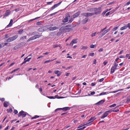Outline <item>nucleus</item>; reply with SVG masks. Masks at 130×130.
Segmentation results:
<instances>
[{
	"label": "nucleus",
	"instance_id": "338daca9",
	"mask_svg": "<svg viewBox=\"0 0 130 130\" xmlns=\"http://www.w3.org/2000/svg\"><path fill=\"white\" fill-rule=\"evenodd\" d=\"M77 77L76 76H75L74 77H73L72 78V80H74Z\"/></svg>",
	"mask_w": 130,
	"mask_h": 130
},
{
	"label": "nucleus",
	"instance_id": "5701e85b",
	"mask_svg": "<svg viewBox=\"0 0 130 130\" xmlns=\"http://www.w3.org/2000/svg\"><path fill=\"white\" fill-rule=\"evenodd\" d=\"M18 35H15L14 36L11 37L13 41L16 39L18 37Z\"/></svg>",
	"mask_w": 130,
	"mask_h": 130
},
{
	"label": "nucleus",
	"instance_id": "a18cd8bd",
	"mask_svg": "<svg viewBox=\"0 0 130 130\" xmlns=\"http://www.w3.org/2000/svg\"><path fill=\"white\" fill-rule=\"evenodd\" d=\"M119 109H117V110H111V112H117L119 111Z\"/></svg>",
	"mask_w": 130,
	"mask_h": 130
},
{
	"label": "nucleus",
	"instance_id": "4c0bfd02",
	"mask_svg": "<svg viewBox=\"0 0 130 130\" xmlns=\"http://www.w3.org/2000/svg\"><path fill=\"white\" fill-rule=\"evenodd\" d=\"M81 15L85 17H88L87 14V13H83L81 14Z\"/></svg>",
	"mask_w": 130,
	"mask_h": 130
},
{
	"label": "nucleus",
	"instance_id": "4d7b16f0",
	"mask_svg": "<svg viewBox=\"0 0 130 130\" xmlns=\"http://www.w3.org/2000/svg\"><path fill=\"white\" fill-rule=\"evenodd\" d=\"M92 122L90 121L88 123H87V126L90 125L92 124Z\"/></svg>",
	"mask_w": 130,
	"mask_h": 130
},
{
	"label": "nucleus",
	"instance_id": "f03ea898",
	"mask_svg": "<svg viewBox=\"0 0 130 130\" xmlns=\"http://www.w3.org/2000/svg\"><path fill=\"white\" fill-rule=\"evenodd\" d=\"M62 2H60L59 3L54 4L53 6H52L50 8V9H48V10L46 11L47 12H49L50 11L53 10L54 9H55L56 8L58 7L62 3Z\"/></svg>",
	"mask_w": 130,
	"mask_h": 130
},
{
	"label": "nucleus",
	"instance_id": "de8ad7c7",
	"mask_svg": "<svg viewBox=\"0 0 130 130\" xmlns=\"http://www.w3.org/2000/svg\"><path fill=\"white\" fill-rule=\"evenodd\" d=\"M57 13V12H56L54 13H52V14H50L49 15H48V16H52L55 15V14H56Z\"/></svg>",
	"mask_w": 130,
	"mask_h": 130
},
{
	"label": "nucleus",
	"instance_id": "69168bd1",
	"mask_svg": "<svg viewBox=\"0 0 130 130\" xmlns=\"http://www.w3.org/2000/svg\"><path fill=\"white\" fill-rule=\"evenodd\" d=\"M123 50H122V51H121L118 54V55H120L122 53H123Z\"/></svg>",
	"mask_w": 130,
	"mask_h": 130
},
{
	"label": "nucleus",
	"instance_id": "e2e57ef3",
	"mask_svg": "<svg viewBox=\"0 0 130 130\" xmlns=\"http://www.w3.org/2000/svg\"><path fill=\"white\" fill-rule=\"evenodd\" d=\"M106 11H104L103 12L102 14V15H104L105 14V13H106Z\"/></svg>",
	"mask_w": 130,
	"mask_h": 130
},
{
	"label": "nucleus",
	"instance_id": "864d4df0",
	"mask_svg": "<svg viewBox=\"0 0 130 130\" xmlns=\"http://www.w3.org/2000/svg\"><path fill=\"white\" fill-rule=\"evenodd\" d=\"M86 127V126H84L83 127L79 128V130H83Z\"/></svg>",
	"mask_w": 130,
	"mask_h": 130
},
{
	"label": "nucleus",
	"instance_id": "774afa93",
	"mask_svg": "<svg viewBox=\"0 0 130 130\" xmlns=\"http://www.w3.org/2000/svg\"><path fill=\"white\" fill-rule=\"evenodd\" d=\"M9 126H8L4 130H7L8 129H9Z\"/></svg>",
	"mask_w": 130,
	"mask_h": 130
},
{
	"label": "nucleus",
	"instance_id": "cd10ccee",
	"mask_svg": "<svg viewBox=\"0 0 130 130\" xmlns=\"http://www.w3.org/2000/svg\"><path fill=\"white\" fill-rule=\"evenodd\" d=\"M94 10V8H93L89 9H87V11H93Z\"/></svg>",
	"mask_w": 130,
	"mask_h": 130
},
{
	"label": "nucleus",
	"instance_id": "7ed1b4c3",
	"mask_svg": "<svg viewBox=\"0 0 130 130\" xmlns=\"http://www.w3.org/2000/svg\"><path fill=\"white\" fill-rule=\"evenodd\" d=\"M70 15L69 13L68 12L67 13L65 16V18L62 20V22L64 23L67 22L69 20L68 18H70Z\"/></svg>",
	"mask_w": 130,
	"mask_h": 130
},
{
	"label": "nucleus",
	"instance_id": "6ab92c4d",
	"mask_svg": "<svg viewBox=\"0 0 130 130\" xmlns=\"http://www.w3.org/2000/svg\"><path fill=\"white\" fill-rule=\"evenodd\" d=\"M116 69L113 66L112 67L110 73H111L112 74L113 73L115 72V70Z\"/></svg>",
	"mask_w": 130,
	"mask_h": 130
},
{
	"label": "nucleus",
	"instance_id": "1a4fd4ad",
	"mask_svg": "<svg viewBox=\"0 0 130 130\" xmlns=\"http://www.w3.org/2000/svg\"><path fill=\"white\" fill-rule=\"evenodd\" d=\"M37 32H34L32 33V34L33 35H35L34 36L35 37V39L38 38H39L42 36V35H37Z\"/></svg>",
	"mask_w": 130,
	"mask_h": 130
},
{
	"label": "nucleus",
	"instance_id": "13d9d810",
	"mask_svg": "<svg viewBox=\"0 0 130 130\" xmlns=\"http://www.w3.org/2000/svg\"><path fill=\"white\" fill-rule=\"evenodd\" d=\"M14 112L15 114H16L18 113V111L17 110L14 109Z\"/></svg>",
	"mask_w": 130,
	"mask_h": 130
},
{
	"label": "nucleus",
	"instance_id": "f8f14e48",
	"mask_svg": "<svg viewBox=\"0 0 130 130\" xmlns=\"http://www.w3.org/2000/svg\"><path fill=\"white\" fill-rule=\"evenodd\" d=\"M110 28L106 30H104L103 32V34L102 35V37L103 36H104L105 34H106L110 30Z\"/></svg>",
	"mask_w": 130,
	"mask_h": 130
},
{
	"label": "nucleus",
	"instance_id": "09e8293b",
	"mask_svg": "<svg viewBox=\"0 0 130 130\" xmlns=\"http://www.w3.org/2000/svg\"><path fill=\"white\" fill-rule=\"evenodd\" d=\"M40 18V17H36V18H35V19H34L30 20V21H33V20H36V19H38V18Z\"/></svg>",
	"mask_w": 130,
	"mask_h": 130
},
{
	"label": "nucleus",
	"instance_id": "b1692460",
	"mask_svg": "<svg viewBox=\"0 0 130 130\" xmlns=\"http://www.w3.org/2000/svg\"><path fill=\"white\" fill-rule=\"evenodd\" d=\"M88 17L94 15V13H87Z\"/></svg>",
	"mask_w": 130,
	"mask_h": 130
},
{
	"label": "nucleus",
	"instance_id": "423d86ee",
	"mask_svg": "<svg viewBox=\"0 0 130 130\" xmlns=\"http://www.w3.org/2000/svg\"><path fill=\"white\" fill-rule=\"evenodd\" d=\"M71 25H68L66 26H65L64 27V29L67 30H68V31H69L70 30H71Z\"/></svg>",
	"mask_w": 130,
	"mask_h": 130
},
{
	"label": "nucleus",
	"instance_id": "a19ab883",
	"mask_svg": "<svg viewBox=\"0 0 130 130\" xmlns=\"http://www.w3.org/2000/svg\"><path fill=\"white\" fill-rule=\"evenodd\" d=\"M48 98L51 99H53L55 98H54V96H46Z\"/></svg>",
	"mask_w": 130,
	"mask_h": 130
},
{
	"label": "nucleus",
	"instance_id": "f257e3e1",
	"mask_svg": "<svg viewBox=\"0 0 130 130\" xmlns=\"http://www.w3.org/2000/svg\"><path fill=\"white\" fill-rule=\"evenodd\" d=\"M94 11L95 12L94 13V14H100L102 12V7H100L98 8H94Z\"/></svg>",
	"mask_w": 130,
	"mask_h": 130
},
{
	"label": "nucleus",
	"instance_id": "79ce46f5",
	"mask_svg": "<svg viewBox=\"0 0 130 130\" xmlns=\"http://www.w3.org/2000/svg\"><path fill=\"white\" fill-rule=\"evenodd\" d=\"M39 116H38L37 115H35L34 117H33L31 118V119H36L37 118H39Z\"/></svg>",
	"mask_w": 130,
	"mask_h": 130
},
{
	"label": "nucleus",
	"instance_id": "4be33fe9",
	"mask_svg": "<svg viewBox=\"0 0 130 130\" xmlns=\"http://www.w3.org/2000/svg\"><path fill=\"white\" fill-rule=\"evenodd\" d=\"M13 41L12 40V39L11 37H10L9 38H8V39H7L5 41V42H10L12 41Z\"/></svg>",
	"mask_w": 130,
	"mask_h": 130
},
{
	"label": "nucleus",
	"instance_id": "9d476101",
	"mask_svg": "<svg viewBox=\"0 0 130 130\" xmlns=\"http://www.w3.org/2000/svg\"><path fill=\"white\" fill-rule=\"evenodd\" d=\"M77 39H73L72 41L71 42V43L70 44V45L71 46H73V44H74L76 43L77 42Z\"/></svg>",
	"mask_w": 130,
	"mask_h": 130
},
{
	"label": "nucleus",
	"instance_id": "5fc2aeb1",
	"mask_svg": "<svg viewBox=\"0 0 130 130\" xmlns=\"http://www.w3.org/2000/svg\"><path fill=\"white\" fill-rule=\"evenodd\" d=\"M127 27V28L128 27L129 29H130V23H129L127 25H126Z\"/></svg>",
	"mask_w": 130,
	"mask_h": 130
},
{
	"label": "nucleus",
	"instance_id": "aec40b11",
	"mask_svg": "<svg viewBox=\"0 0 130 130\" xmlns=\"http://www.w3.org/2000/svg\"><path fill=\"white\" fill-rule=\"evenodd\" d=\"M88 18H85L82 21L83 23V24H85L86 23L88 20Z\"/></svg>",
	"mask_w": 130,
	"mask_h": 130
},
{
	"label": "nucleus",
	"instance_id": "bf43d9fd",
	"mask_svg": "<svg viewBox=\"0 0 130 130\" xmlns=\"http://www.w3.org/2000/svg\"><path fill=\"white\" fill-rule=\"evenodd\" d=\"M60 72L58 70L55 71L54 72V73L55 74H58L59 73H60Z\"/></svg>",
	"mask_w": 130,
	"mask_h": 130
},
{
	"label": "nucleus",
	"instance_id": "9b49d317",
	"mask_svg": "<svg viewBox=\"0 0 130 130\" xmlns=\"http://www.w3.org/2000/svg\"><path fill=\"white\" fill-rule=\"evenodd\" d=\"M105 101L103 100H102L99 101L97 103L95 104V105H101Z\"/></svg>",
	"mask_w": 130,
	"mask_h": 130
},
{
	"label": "nucleus",
	"instance_id": "c756f323",
	"mask_svg": "<svg viewBox=\"0 0 130 130\" xmlns=\"http://www.w3.org/2000/svg\"><path fill=\"white\" fill-rule=\"evenodd\" d=\"M20 68H18L17 69H15L14 70L12 71L11 72H10V74H12L13 72L16 71H17L19 70Z\"/></svg>",
	"mask_w": 130,
	"mask_h": 130
},
{
	"label": "nucleus",
	"instance_id": "0eeeda50",
	"mask_svg": "<svg viewBox=\"0 0 130 130\" xmlns=\"http://www.w3.org/2000/svg\"><path fill=\"white\" fill-rule=\"evenodd\" d=\"M46 26H45L40 28L38 29V31L39 32H42L45 31L44 29H46Z\"/></svg>",
	"mask_w": 130,
	"mask_h": 130
},
{
	"label": "nucleus",
	"instance_id": "473e14b6",
	"mask_svg": "<svg viewBox=\"0 0 130 130\" xmlns=\"http://www.w3.org/2000/svg\"><path fill=\"white\" fill-rule=\"evenodd\" d=\"M107 92H102L99 94V95L101 96V95H104L107 94Z\"/></svg>",
	"mask_w": 130,
	"mask_h": 130
},
{
	"label": "nucleus",
	"instance_id": "20e7f679",
	"mask_svg": "<svg viewBox=\"0 0 130 130\" xmlns=\"http://www.w3.org/2000/svg\"><path fill=\"white\" fill-rule=\"evenodd\" d=\"M27 113L25 112L23 110L19 112L18 114V116L19 117L21 116H22L23 118L25 117Z\"/></svg>",
	"mask_w": 130,
	"mask_h": 130
},
{
	"label": "nucleus",
	"instance_id": "39448f33",
	"mask_svg": "<svg viewBox=\"0 0 130 130\" xmlns=\"http://www.w3.org/2000/svg\"><path fill=\"white\" fill-rule=\"evenodd\" d=\"M111 112V110H108L105 112L103 114L102 116L101 117V119H103L105 118L108 115L109 113Z\"/></svg>",
	"mask_w": 130,
	"mask_h": 130
},
{
	"label": "nucleus",
	"instance_id": "c85d7f7f",
	"mask_svg": "<svg viewBox=\"0 0 130 130\" xmlns=\"http://www.w3.org/2000/svg\"><path fill=\"white\" fill-rule=\"evenodd\" d=\"M56 59V58H55L54 59H52L51 60H46L45 61V62H44V63H47L48 62H49L53 61L54 60H55Z\"/></svg>",
	"mask_w": 130,
	"mask_h": 130
},
{
	"label": "nucleus",
	"instance_id": "2eb2a0df",
	"mask_svg": "<svg viewBox=\"0 0 130 130\" xmlns=\"http://www.w3.org/2000/svg\"><path fill=\"white\" fill-rule=\"evenodd\" d=\"M58 27L56 26H54L49 28V30L50 31H53L58 29Z\"/></svg>",
	"mask_w": 130,
	"mask_h": 130
},
{
	"label": "nucleus",
	"instance_id": "2f4dec72",
	"mask_svg": "<svg viewBox=\"0 0 130 130\" xmlns=\"http://www.w3.org/2000/svg\"><path fill=\"white\" fill-rule=\"evenodd\" d=\"M112 13V12L111 11H110L109 12H107L106 14L105 15L106 16H107L108 15L111 14Z\"/></svg>",
	"mask_w": 130,
	"mask_h": 130
},
{
	"label": "nucleus",
	"instance_id": "8fccbe9b",
	"mask_svg": "<svg viewBox=\"0 0 130 130\" xmlns=\"http://www.w3.org/2000/svg\"><path fill=\"white\" fill-rule=\"evenodd\" d=\"M118 26L116 27H115L112 29V31H114L118 29Z\"/></svg>",
	"mask_w": 130,
	"mask_h": 130
},
{
	"label": "nucleus",
	"instance_id": "49530a36",
	"mask_svg": "<svg viewBox=\"0 0 130 130\" xmlns=\"http://www.w3.org/2000/svg\"><path fill=\"white\" fill-rule=\"evenodd\" d=\"M96 46V45H91L90 46V48H94Z\"/></svg>",
	"mask_w": 130,
	"mask_h": 130
},
{
	"label": "nucleus",
	"instance_id": "ddd939ff",
	"mask_svg": "<svg viewBox=\"0 0 130 130\" xmlns=\"http://www.w3.org/2000/svg\"><path fill=\"white\" fill-rule=\"evenodd\" d=\"M13 22V20L11 19L10 20V22L9 24L5 28H7L8 27H10V26H11L12 25V22Z\"/></svg>",
	"mask_w": 130,
	"mask_h": 130
},
{
	"label": "nucleus",
	"instance_id": "c03bdc74",
	"mask_svg": "<svg viewBox=\"0 0 130 130\" xmlns=\"http://www.w3.org/2000/svg\"><path fill=\"white\" fill-rule=\"evenodd\" d=\"M116 106V104H114L112 105L109 106V107L110 108L114 107Z\"/></svg>",
	"mask_w": 130,
	"mask_h": 130
},
{
	"label": "nucleus",
	"instance_id": "f704fd0d",
	"mask_svg": "<svg viewBox=\"0 0 130 130\" xmlns=\"http://www.w3.org/2000/svg\"><path fill=\"white\" fill-rule=\"evenodd\" d=\"M94 53H90L88 55L89 56H91L92 57H93L94 56Z\"/></svg>",
	"mask_w": 130,
	"mask_h": 130
},
{
	"label": "nucleus",
	"instance_id": "dca6fc26",
	"mask_svg": "<svg viewBox=\"0 0 130 130\" xmlns=\"http://www.w3.org/2000/svg\"><path fill=\"white\" fill-rule=\"evenodd\" d=\"M10 14V12L9 10H7L6 11L5 14L4 15V17H7L8 15H9Z\"/></svg>",
	"mask_w": 130,
	"mask_h": 130
},
{
	"label": "nucleus",
	"instance_id": "7c9ffc66",
	"mask_svg": "<svg viewBox=\"0 0 130 130\" xmlns=\"http://www.w3.org/2000/svg\"><path fill=\"white\" fill-rule=\"evenodd\" d=\"M114 66H113V67H114L115 68H116V69H117V66L118 65V64L117 63V62H114Z\"/></svg>",
	"mask_w": 130,
	"mask_h": 130
},
{
	"label": "nucleus",
	"instance_id": "c9c22d12",
	"mask_svg": "<svg viewBox=\"0 0 130 130\" xmlns=\"http://www.w3.org/2000/svg\"><path fill=\"white\" fill-rule=\"evenodd\" d=\"M23 32V30L22 29H20L18 31L19 34H21Z\"/></svg>",
	"mask_w": 130,
	"mask_h": 130
},
{
	"label": "nucleus",
	"instance_id": "ea45409f",
	"mask_svg": "<svg viewBox=\"0 0 130 130\" xmlns=\"http://www.w3.org/2000/svg\"><path fill=\"white\" fill-rule=\"evenodd\" d=\"M26 39V36H24L23 37H21L20 38L21 40H23L24 39Z\"/></svg>",
	"mask_w": 130,
	"mask_h": 130
},
{
	"label": "nucleus",
	"instance_id": "37998d69",
	"mask_svg": "<svg viewBox=\"0 0 130 130\" xmlns=\"http://www.w3.org/2000/svg\"><path fill=\"white\" fill-rule=\"evenodd\" d=\"M3 105L4 106L6 107H7L8 106V105H7V103L6 102L4 103L3 104Z\"/></svg>",
	"mask_w": 130,
	"mask_h": 130
},
{
	"label": "nucleus",
	"instance_id": "393cba45",
	"mask_svg": "<svg viewBox=\"0 0 130 130\" xmlns=\"http://www.w3.org/2000/svg\"><path fill=\"white\" fill-rule=\"evenodd\" d=\"M127 28V27L126 26V25H125L123 27H121L120 28V30H125Z\"/></svg>",
	"mask_w": 130,
	"mask_h": 130
},
{
	"label": "nucleus",
	"instance_id": "3c124183",
	"mask_svg": "<svg viewBox=\"0 0 130 130\" xmlns=\"http://www.w3.org/2000/svg\"><path fill=\"white\" fill-rule=\"evenodd\" d=\"M107 28V26H106L105 28H103V29H101V32H103L104 30H105Z\"/></svg>",
	"mask_w": 130,
	"mask_h": 130
},
{
	"label": "nucleus",
	"instance_id": "6e6d98bb",
	"mask_svg": "<svg viewBox=\"0 0 130 130\" xmlns=\"http://www.w3.org/2000/svg\"><path fill=\"white\" fill-rule=\"evenodd\" d=\"M19 48V47H18L17 46H16L14 47L13 48V49L14 50H17Z\"/></svg>",
	"mask_w": 130,
	"mask_h": 130
},
{
	"label": "nucleus",
	"instance_id": "e433bc0d",
	"mask_svg": "<svg viewBox=\"0 0 130 130\" xmlns=\"http://www.w3.org/2000/svg\"><path fill=\"white\" fill-rule=\"evenodd\" d=\"M4 46V43H2L0 44V49Z\"/></svg>",
	"mask_w": 130,
	"mask_h": 130
},
{
	"label": "nucleus",
	"instance_id": "412c9836",
	"mask_svg": "<svg viewBox=\"0 0 130 130\" xmlns=\"http://www.w3.org/2000/svg\"><path fill=\"white\" fill-rule=\"evenodd\" d=\"M35 39V37L34 36L32 37L31 38H29L27 41V42L29 41H30L33 40L34 39Z\"/></svg>",
	"mask_w": 130,
	"mask_h": 130
},
{
	"label": "nucleus",
	"instance_id": "58836bf2",
	"mask_svg": "<svg viewBox=\"0 0 130 130\" xmlns=\"http://www.w3.org/2000/svg\"><path fill=\"white\" fill-rule=\"evenodd\" d=\"M62 110V109H61V108H58L57 109H56L54 111V112H57L58 111L60 110Z\"/></svg>",
	"mask_w": 130,
	"mask_h": 130
},
{
	"label": "nucleus",
	"instance_id": "a211bd4d",
	"mask_svg": "<svg viewBox=\"0 0 130 130\" xmlns=\"http://www.w3.org/2000/svg\"><path fill=\"white\" fill-rule=\"evenodd\" d=\"M96 119V118L95 117H92L88 120V121H90L92 122L95 120Z\"/></svg>",
	"mask_w": 130,
	"mask_h": 130
},
{
	"label": "nucleus",
	"instance_id": "603ef678",
	"mask_svg": "<svg viewBox=\"0 0 130 130\" xmlns=\"http://www.w3.org/2000/svg\"><path fill=\"white\" fill-rule=\"evenodd\" d=\"M88 48V47L86 46H83L82 48V49L84 50Z\"/></svg>",
	"mask_w": 130,
	"mask_h": 130
},
{
	"label": "nucleus",
	"instance_id": "f3484780",
	"mask_svg": "<svg viewBox=\"0 0 130 130\" xmlns=\"http://www.w3.org/2000/svg\"><path fill=\"white\" fill-rule=\"evenodd\" d=\"M69 19L68 22V23H71L74 20V19L73 17V18L72 17L69 18Z\"/></svg>",
	"mask_w": 130,
	"mask_h": 130
},
{
	"label": "nucleus",
	"instance_id": "6e6552de",
	"mask_svg": "<svg viewBox=\"0 0 130 130\" xmlns=\"http://www.w3.org/2000/svg\"><path fill=\"white\" fill-rule=\"evenodd\" d=\"M80 11H79L74 14L72 17H73L75 19L80 15Z\"/></svg>",
	"mask_w": 130,
	"mask_h": 130
},
{
	"label": "nucleus",
	"instance_id": "0e129e2a",
	"mask_svg": "<svg viewBox=\"0 0 130 130\" xmlns=\"http://www.w3.org/2000/svg\"><path fill=\"white\" fill-rule=\"evenodd\" d=\"M95 93V92L94 91L91 92V95H92L94 94Z\"/></svg>",
	"mask_w": 130,
	"mask_h": 130
},
{
	"label": "nucleus",
	"instance_id": "052dcab7",
	"mask_svg": "<svg viewBox=\"0 0 130 130\" xmlns=\"http://www.w3.org/2000/svg\"><path fill=\"white\" fill-rule=\"evenodd\" d=\"M104 80V78H102L101 79H99V82H102Z\"/></svg>",
	"mask_w": 130,
	"mask_h": 130
},
{
	"label": "nucleus",
	"instance_id": "680f3d73",
	"mask_svg": "<svg viewBox=\"0 0 130 130\" xmlns=\"http://www.w3.org/2000/svg\"><path fill=\"white\" fill-rule=\"evenodd\" d=\"M83 124H80L78 126V127H77V128H80V127H82L83 126Z\"/></svg>",
	"mask_w": 130,
	"mask_h": 130
},
{
	"label": "nucleus",
	"instance_id": "4468645a",
	"mask_svg": "<svg viewBox=\"0 0 130 130\" xmlns=\"http://www.w3.org/2000/svg\"><path fill=\"white\" fill-rule=\"evenodd\" d=\"M62 110L64 111L69 110L70 109V108L69 107H65L63 108H61Z\"/></svg>",
	"mask_w": 130,
	"mask_h": 130
},
{
	"label": "nucleus",
	"instance_id": "72a5a7b5",
	"mask_svg": "<svg viewBox=\"0 0 130 130\" xmlns=\"http://www.w3.org/2000/svg\"><path fill=\"white\" fill-rule=\"evenodd\" d=\"M7 111L8 113H11L12 112V110L11 108H10V109H7Z\"/></svg>",
	"mask_w": 130,
	"mask_h": 130
},
{
	"label": "nucleus",
	"instance_id": "a878e982",
	"mask_svg": "<svg viewBox=\"0 0 130 130\" xmlns=\"http://www.w3.org/2000/svg\"><path fill=\"white\" fill-rule=\"evenodd\" d=\"M100 32H95L94 33H92L91 35V36L92 37H93L94 36H95V35H96V34H98Z\"/></svg>",
	"mask_w": 130,
	"mask_h": 130
},
{
	"label": "nucleus",
	"instance_id": "bb28decb",
	"mask_svg": "<svg viewBox=\"0 0 130 130\" xmlns=\"http://www.w3.org/2000/svg\"><path fill=\"white\" fill-rule=\"evenodd\" d=\"M27 58L28 57L25 58L24 59V60H25L27 62L29 61L31 59V58H29L27 59Z\"/></svg>",
	"mask_w": 130,
	"mask_h": 130
}]
</instances>
